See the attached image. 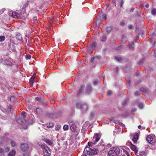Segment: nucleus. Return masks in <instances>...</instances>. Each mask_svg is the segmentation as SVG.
<instances>
[{
    "instance_id": "nucleus-10",
    "label": "nucleus",
    "mask_w": 156,
    "mask_h": 156,
    "mask_svg": "<svg viewBox=\"0 0 156 156\" xmlns=\"http://www.w3.org/2000/svg\"><path fill=\"white\" fill-rule=\"evenodd\" d=\"M2 63L5 65H10L11 64V63L6 59H4L2 60Z\"/></svg>"
},
{
    "instance_id": "nucleus-15",
    "label": "nucleus",
    "mask_w": 156,
    "mask_h": 156,
    "mask_svg": "<svg viewBox=\"0 0 156 156\" xmlns=\"http://www.w3.org/2000/svg\"><path fill=\"white\" fill-rule=\"evenodd\" d=\"M91 86L90 84H88L87 87V90L88 92H89L91 90Z\"/></svg>"
},
{
    "instance_id": "nucleus-1",
    "label": "nucleus",
    "mask_w": 156,
    "mask_h": 156,
    "mask_svg": "<svg viewBox=\"0 0 156 156\" xmlns=\"http://www.w3.org/2000/svg\"><path fill=\"white\" fill-rule=\"evenodd\" d=\"M119 149L116 147L111 148L108 152V155L109 156H117L119 155Z\"/></svg>"
},
{
    "instance_id": "nucleus-62",
    "label": "nucleus",
    "mask_w": 156,
    "mask_h": 156,
    "mask_svg": "<svg viewBox=\"0 0 156 156\" xmlns=\"http://www.w3.org/2000/svg\"><path fill=\"white\" fill-rule=\"evenodd\" d=\"M132 26L131 25H130L129 26V28L131 29L132 28Z\"/></svg>"
},
{
    "instance_id": "nucleus-37",
    "label": "nucleus",
    "mask_w": 156,
    "mask_h": 156,
    "mask_svg": "<svg viewBox=\"0 0 156 156\" xmlns=\"http://www.w3.org/2000/svg\"><path fill=\"white\" fill-rule=\"evenodd\" d=\"M10 149V147H7L5 148V152H7Z\"/></svg>"
},
{
    "instance_id": "nucleus-14",
    "label": "nucleus",
    "mask_w": 156,
    "mask_h": 156,
    "mask_svg": "<svg viewBox=\"0 0 156 156\" xmlns=\"http://www.w3.org/2000/svg\"><path fill=\"white\" fill-rule=\"evenodd\" d=\"M120 129H115L114 131V136H116L115 134H119L120 133Z\"/></svg>"
},
{
    "instance_id": "nucleus-18",
    "label": "nucleus",
    "mask_w": 156,
    "mask_h": 156,
    "mask_svg": "<svg viewBox=\"0 0 156 156\" xmlns=\"http://www.w3.org/2000/svg\"><path fill=\"white\" fill-rule=\"evenodd\" d=\"M141 90H142L145 94H147L149 92L148 90L147 89L145 88H142Z\"/></svg>"
},
{
    "instance_id": "nucleus-27",
    "label": "nucleus",
    "mask_w": 156,
    "mask_h": 156,
    "mask_svg": "<svg viewBox=\"0 0 156 156\" xmlns=\"http://www.w3.org/2000/svg\"><path fill=\"white\" fill-rule=\"evenodd\" d=\"M131 136H139V133H135L133 134H130Z\"/></svg>"
},
{
    "instance_id": "nucleus-21",
    "label": "nucleus",
    "mask_w": 156,
    "mask_h": 156,
    "mask_svg": "<svg viewBox=\"0 0 156 156\" xmlns=\"http://www.w3.org/2000/svg\"><path fill=\"white\" fill-rule=\"evenodd\" d=\"M84 88V86L82 85L81 86L79 91V93L80 94L82 92Z\"/></svg>"
},
{
    "instance_id": "nucleus-12",
    "label": "nucleus",
    "mask_w": 156,
    "mask_h": 156,
    "mask_svg": "<svg viewBox=\"0 0 156 156\" xmlns=\"http://www.w3.org/2000/svg\"><path fill=\"white\" fill-rule=\"evenodd\" d=\"M16 38L19 40L21 41L22 40V37L21 34L20 33H17L16 35Z\"/></svg>"
},
{
    "instance_id": "nucleus-53",
    "label": "nucleus",
    "mask_w": 156,
    "mask_h": 156,
    "mask_svg": "<svg viewBox=\"0 0 156 156\" xmlns=\"http://www.w3.org/2000/svg\"><path fill=\"white\" fill-rule=\"evenodd\" d=\"M133 45H134V44H131L129 45V48H133Z\"/></svg>"
},
{
    "instance_id": "nucleus-4",
    "label": "nucleus",
    "mask_w": 156,
    "mask_h": 156,
    "mask_svg": "<svg viewBox=\"0 0 156 156\" xmlns=\"http://www.w3.org/2000/svg\"><path fill=\"white\" fill-rule=\"evenodd\" d=\"M79 105H81L79 104H77V108L81 109L82 111H85L87 110L88 108V105L86 103H83L82 106L80 107L79 106Z\"/></svg>"
},
{
    "instance_id": "nucleus-40",
    "label": "nucleus",
    "mask_w": 156,
    "mask_h": 156,
    "mask_svg": "<svg viewBox=\"0 0 156 156\" xmlns=\"http://www.w3.org/2000/svg\"><path fill=\"white\" fill-rule=\"evenodd\" d=\"M96 85L100 83V81L99 80H94L93 82Z\"/></svg>"
},
{
    "instance_id": "nucleus-48",
    "label": "nucleus",
    "mask_w": 156,
    "mask_h": 156,
    "mask_svg": "<svg viewBox=\"0 0 156 156\" xmlns=\"http://www.w3.org/2000/svg\"><path fill=\"white\" fill-rule=\"evenodd\" d=\"M119 125H120L122 127H124L125 126L124 124L123 123L120 122H119Z\"/></svg>"
},
{
    "instance_id": "nucleus-39",
    "label": "nucleus",
    "mask_w": 156,
    "mask_h": 156,
    "mask_svg": "<svg viewBox=\"0 0 156 156\" xmlns=\"http://www.w3.org/2000/svg\"><path fill=\"white\" fill-rule=\"evenodd\" d=\"M31 58V55H30L28 54H27L26 55V58L27 59H30Z\"/></svg>"
},
{
    "instance_id": "nucleus-33",
    "label": "nucleus",
    "mask_w": 156,
    "mask_h": 156,
    "mask_svg": "<svg viewBox=\"0 0 156 156\" xmlns=\"http://www.w3.org/2000/svg\"><path fill=\"white\" fill-rule=\"evenodd\" d=\"M11 144L12 147H15L16 145V143L14 141H12Z\"/></svg>"
},
{
    "instance_id": "nucleus-54",
    "label": "nucleus",
    "mask_w": 156,
    "mask_h": 156,
    "mask_svg": "<svg viewBox=\"0 0 156 156\" xmlns=\"http://www.w3.org/2000/svg\"><path fill=\"white\" fill-rule=\"evenodd\" d=\"M3 151H4V149L2 148H0V153L2 152Z\"/></svg>"
},
{
    "instance_id": "nucleus-61",
    "label": "nucleus",
    "mask_w": 156,
    "mask_h": 156,
    "mask_svg": "<svg viewBox=\"0 0 156 156\" xmlns=\"http://www.w3.org/2000/svg\"><path fill=\"white\" fill-rule=\"evenodd\" d=\"M0 156H5V155L4 154H0Z\"/></svg>"
},
{
    "instance_id": "nucleus-59",
    "label": "nucleus",
    "mask_w": 156,
    "mask_h": 156,
    "mask_svg": "<svg viewBox=\"0 0 156 156\" xmlns=\"http://www.w3.org/2000/svg\"><path fill=\"white\" fill-rule=\"evenodd\" d=\"M134 8H132L130 9V12H133L134 11Z\"/></svg>"
},
{
    "instance_id": "nucleus-5",
    "label": "nucleus",
    "mask_w": 156,
    "mask_h": 156,
    "mask_svg": "<svg viewBox=\"0 0 156 156\" xmlns=\"http://www.w3.org/2000/svg\"><path fill=\"white\" fill-rule=\"evenodd\" d=\"M29 149V146L28 144L23 143L21 144V149L23 151H27Z\"/></svg>"
},
{
    "instance_id": "nucleus-64",
    "label": "nucleus",
    "mask_w": 156,
    "mask_h": 156,
    "mask_svg": "<svg viewBox=\"0 0 156 156\" xmlns=\"http://www.w3.org/2000/svg\"><path fill=\"white\" fill-rule=\"evenodd\" d=\"M35 99L37 101H39V98H38L36 97Z\"/></svg>"
},
{
    "instance_id": "nucleus-35",
    "label": "nucleus",
    "mask_w": 156,
    "mask_h": 156,
    "mask_svg": "<svg viewBox=\"0 0 156 156\" xmlns=\"http://www.w3.org/2000/svg\"><path fill=\"white\" fill-rule=\"evenodd\" d=\"M112 94V91L111 90H108L107 93V94L108 95L110 96Z\"/></svg>"
},
{
    "instance_id": "nucleus-22",
    "label": "nucleus",
    "mask_w": 156,
    "mask_h": 156,
    "mask_svg": "<svg viewBox=\"0 0 156 156\" xmlns=\"http://www.w3.org/2000/svg\"><path fill=\"white\" fill-rule=\"evenodd\" d=\"M38 144L41 146V147L43 149L45 148V147H47V146H45L44 144L43 143H42L40 142L38 143Z\"/></svg>"
},
{
    "instance_id": "nucleus-28",
    "label": "nucleus",
    "mask_w": 156,
    "mask_h": 156,
    "mask_svg": "<svg viewBox=\"0 0 156 156\" xmlns=\"http://www.w3.org/2000/svg\"><path fill=\"white\" fill-rule=\"evenodd\" d=\"M63 129L64 130H67L69 129V126L67 125H65L63 127Z\"/></svg>"
},
{
    "instance_id": "nucleus-57",
    "label": "nucleus",
    "mask_w": 156,
    "mask_h": 156,
    "mask_svg": "<svg viewBox=\"0 0 156 156\" xmlns=\"http://www.w3.org/2000/svg\"><path fill=\"white\" fill-rule=\"evenodd\" d=\"M34 21H36L37 20V17H34Z\"/></svg>"
},
{
    "instance_id": "nucleus-11",
    "label": "nucleus",
    "mask_w": 156,
    "mask_h": 156,
    "mask_svg": "<svg viewBox=\"0 0 156 156\" xmlns=\"http://www.w3.org/2000/svg\"><path fill=\"white\" fill-rule=\"evenodd\" d=\"M129 142L130 144V147L131 149L135 152L137 151L136 149V147L131 142Z\"/></svg>"
},
{
    "instance_id": "nucleus-60",
    "label": "nucleus",
    "mask_w": 156,
    "mask_h": 156,
    "mask_svg": "<svg viewBox=\"0 0 156 156\" xmlns=\"http://www.w3.org/2000/svg\"><path fill=\"white\" fill-rule=\"evenodd\" d=\"M95 151L96 153H97L98 152V151L97 149H95Z\"/></svg>"
},
{
    "instance_id": "nucleus-2",
    "label": "nucleus",
    "mask_w": 156,
    "mask_h": 156,
    "mask_svg": "<svg viewBox=\"0 0 156 156\" xmlns=\"http://www.w3.org/2000/svg\"><path fill=\"white\" fill-rule=\"evenodd\" d=\"M26 112H23L21 113V115L23 117V119L22 118H20L17 120L18 123L20 124L24 125H27V124L26 120L24 119L26 117Z\"/></svg>"
},
{
    "instance_id": "nucleus-29",
    "label": "nucleus",
    "mask_w": 156,
    "mask_h": 156,
    "mask_svg": "<svg viewBox=\"0 0 156 156\" xmlns=\"http://www.w3.org/2000/svg\"><path fill=\"white\" fill-rule=\"evenodd\" d=\"M12 108V105H9L8 107L7 111H6V112H9L11 110V109Z\"/></svg>"
},
{
    "instance_id": "nucleus-25",
    "label": "nucleus",
    "mask_w": 156,
    "mask_h": 156,
    "mask_svg": "<svg viewBox=\"0 0 156 156\" xmlns=\"http://www.w3.org/2000/svg\"><path fill=\"white\" fill-rule=\"evenodd\" d=\"M102 136L101 133L100 132H99L97 133H95L94 136Z\"/></svg>"
},
{
    "instance_id": "nucleus-52",
    "label": "nucleus",
    "mask_w": 156,
    "mask_h": 156,
    "mask_svg": "<svg viewBox=\"0 0 156 156\" xmlns=\"http://www.w3.org/2000/svg\"><path fill=\"white\" fill-rule=\"evenodd\" d=\"M126 154L127 156H130L129 154L128 153L127 151L126 152ZM122 156H126L125 155H123Z\"/></svg>"
},
{
    "instance_id": "nucleus-56",
    "label": "nucleus",
    "mask_w": 156,
    "mask_h": 156,
    "mask_svg": "<svg viewBox=\"0 0 156 156\" xmlns=\"http://www.w3.org/2000/svg\"><path fill=\"white\" fill-rule=\"evenodd\" d=\"M24 156H29V154L28 153H25L23 154Z\"/></svg>"
},
{
    "instance_id": "nucleus-51",
    "label": "nucleus",
    "mask_w": 156,
    "mask_h": 156,
    "mask_svg": "<svg viewBox=\"0 0 156 156\" xmlns=\"http://www.w3.org/2000/svg\"><path fill=\"white\" fill-rule=\"evenodd\" d=\"M156 36V35L155 34V33H153L152 34V35H151V38H153L154 36Z\"/></svg>"
},
{
    "instance_id": "nucleus-3",
    "label": "nucleus",
    "mask_w": 156,
    "mask_h": 156,
    "mask_svg": "<svg viewBox=\"0 0 156 156\" xmlns=\"http://www.w3.org/2000/svg\"><path fill=\"white\" fill-rule=\"evenodd\" d=\"M43 151L44 156H50L51 151L48 147H46Z\"/></svg>"
},
{
    "instance_id": "nucleus-8",
    "label": "nucleus",
    "mask_w": 156,
    "mask_h": 156,
    "mask_svg": "<svg viewBox=\"0 0 156 156\" xmlns=\"http://www.w3.org/2000/svg\"><path fill=\"white\" fill-rule=\"evenodd\" d=\"M99 137H93V140L94 142H89L88 143V145L89 146H92L93 144H95L100 140Z\"/></svg>"
},
{
    "instance_id": "nucleus-49",
    "label": "nucleus",
    "mask_w": 156,
    "mask_h": 156,
    "mask_svg": "<svg viewBox=\"0 0 156 156\" xmlns=\"http://www.w3.org/2000/svg\"><path fill=\"white\" fill-rule=\"evenodd\" d=\"M107 19V16L105 15H103V20H106Z\"/></svg>"
},
{
    "instance_id": "nucleus-6",
    "label": "nucleus",
    "mask_w": 156,
    "mask_h": 156,
    "mask_svg": "<svg viewBox=\"0 0 156 156\" xmlns=\"http://www.w3.org/2000/svg\"><path fill=\"white\" fill-rule=\"evenodd\" d=\"M155 137H147V141L151 144H153L156 142Z\"/></svg>"
},
{
    "instance_id": "nucleus-47",
    "label": "nucleus",
    "mask_w": 156,
    "mask_h": 156,
    "mask_svg": "<svg viewBox=\"0 0 156 156\" xmlns=\"http://www.w3.org/2000/svg\"><path fill=\"white\" fill-rule=\"evenodd\" d=\"M95 114L94 113H92L90 115V119H93L94 116Z\"/></svg>"
},
{
    "instance_id": "nucleus-20",
    "label": "nucleus",
    "mask_w": 156,
    "mask_h": 156,
    "mask_svg": "<svg viewBox=\"0 0 156 156\" xmlns=\"http://www.w3.org/2000/svg\"><path fill=\"white\" fill-rule=\"evenodd\" d=\"M44 141L49 145H51L52 144L51 141L48 139H45L44 140Z\"/></svg>"
},
{
    "instance_id": "nucleus-41",
    "label": "nucleus",
    "mask_w": 156,
    "mask_h": 156,
    "mask_svg": "<svg viewBox=\"0 0 156 156\" xmlns=\"http://www.w3.org/2000/svg\"><path fill=\"white\" fill-rule=\"evenodd\" d=\"M124 2L123 0H121L120 1V7H122L123 5Z\"/></svg>"
},
{
    "instance_id": "nucleus-38",
    "label": "nucleus",
    "mask_w": 156,
    "mask_h": 156,
    "mask_svg": "<svg viewBox=\"0 0 156 156\" xmlns=\"http://www.w3.org/2000/svg\"><path fill=\"white\" fill-rule=\"evenodd\" d=\"M144 106V105L142 103H140L139 104V108L141 109H142L143 108Z\"/></svg>"
},
{
    "instance_id": "nucleus-30",
    "label": "nucleus",
    "mask_w": 156,
    "mask_h": 156,
    "mask_svg": "<svg viewBox=\"0 0 156 156\" xmlns=\"http://www.w3.org/2000/svg\"><path fill=\"white\" fill-rule=\"evenodd\" d=\"M34 78L33 77H31L30 80V83L31 85H32L34 83Z\"/></svg>"
},
{
    "instance_id": "nucleus-7",
    "label": "nucleus",
    "mask_w": 156,
    "mask_h": 156,
    "mask_svg": "<svg viewBox=\"0 0 156 156\" xmlns=\"http://www.w3.org/2000/svg\"><path fill=\"white\" fill-rule=\"evenodd\" d=\"M69 125L70 129L72 131H76L77 127L76 124L73 121L70 122Z\"/></svg>"
},
{
    "instance_id": "nucleus-24",
    "label": "nucleus",
    "mask_w": 156,
    "mask_h": 156,
    "mask_svg": "<svg viewBox=\"0 0 156 156\" xmlns=\"http://www.w3.org/2000/svg\"><path fill=\"white\" fill-rule=\"evenodd\" d=\"M111 121L112 122H113L117 124H119V123L120 122L118 120H116L114 119H112Z\"/></svg>"
},
{
    "instance_id": "nucleus-13",
    "label": "nucleus",
    "mask_w": 156,
    "mask_h": 156,
    "mask_svg": "<svg viewBox=\"0 0 156 156\" xmlns=\"http://www.w3.org/2000/svg\"><path fill=\"white\" fill-rule=\"evenodd\" d=\"M16 153V151L14 150H12L9 153L8 156H15Z\"/></svg>"
},
{
    "instance_id": "nucleus-45",
    "label": "nucleus",
    "mask_w": 156,
    "mask_h": 156,
    "mask_svg": "<svg viewBox=\"0 0 156 156\" xmlns=\"http://www.w3.org/2000/svg\"><path fill=\"white\" fill-rule=\"evenodd\" d=\"M97 58V57H93L91 58L90 61L91 62H93L94 60L96 59Z\"/></svg>"
},
{
    "instance_id": "nucleus-46",
    "label": "nucleus",
    "mask_w": 156,
    "mask_h": 156,
    "mask_svg": "<svg viewBox=\"0 0 156 156\" xmlns=\"http://www.w3.org/2000/svg\"><path fill=\"white\" fill-rule=\"evenodd\" d=\"M95 46H96V43L95 42L91 44L92 48L93 49L94 48H95Z\"/></svg>"
},
{
    "instance_id": "nucleus-43",
    "label": "nucleus",
    "mask_w": 156,
    "mask_h": 156,
    "mask_svg": "<svg viewBox=\"0 0 156 156\" xmlns=\"http://www.w3.org/2000/svg\"><path fill=\"white\" fill-rule=\"evenodd\" d=\"M61 127V126L60 125H58L55 126V129L56 130H58Z\"/></svg>"
},
{
    "instance_id": "nucleus-63",
    "label": "nucleus",
    "mask_w": 156,
    "mask_h": 156,
    "mask_svg": "<svg viewBox=\"0 0 156 156\" xmlns=\"http://www.w3.org/2000/svg\"><path fill=\"white\" fill-rule=\"evenodd\" d=\"M115 71H116V72H117L118 70V68H115Z\"/></svg>"
},
{
    "instance_id": "nucleus-17",
    "label": "nucleus",
    "mask_w": 156,
    "mask_h": 156,
    "mask_svg": "<svg viewBox=\"0 0 156 156\" xmlns=\"http://www.w3.org/2000/svg\"><path fill=\"white\" fill-rule=\"evenodd\" d=\"M112 29V27L111 26L107 27L106 31L107 33H110Z\"/></svg>"
},
{
    "instance_id": "nucleus-44",
    "label": "nucleus",
    "mask_w": 156,
    "mask_h": 156,
    "mask_svg": "<svg viewBox=\"0 0 156 156\" xmlns=\"http://www.w3.org/2000/svg\"><path fill=\"white\" fill-rule=\"evenodd\" d=\"M84 103H82L81 102H77V103H76V108H77V104H81V105H79V106H80V107H82V105H83V104Z\"/></svg>"
},
{
    "instance_id": "nucleus-58",
    "label": "nucleus",
    "mask_w": 156,
    "mask_h": 156,
    "mask_svg": "<svg viewBox=\"0 0 156 156\" xmlns=\"http://www.w3.org/2000/svg\"><path fill=\"white\" fill-rule=\"evenodd\" d=\"M149 7V5L148 4H147L146 5H145V7L146 8H148Z\"/></svg>"
},
{
    "instance_id": "nucleus-19",
    "label": "nucleus",
    "mask_w": 156,
    "mask_h": 156,
    "mask_svg": "<svg viewBox=\"0 0 156 156\" xmlns=\"http://www.w3.org/2000/svg\"><path fill=\"white\" fill-rule=\"evenodd\" d=\"M10 101L11 102H14L16 100V98L14 96H12L10 97Z\"/></svg>"
},
{
    "instance_id": "nucleus-9",
    "label": "nucleus",
    "mask_w": 156,
    "mask_h": 156,
    "mask_svg": "<svg viewBox=\"0 0 156 156\" xmlns=\"http://www.w3.org/2000/svg\"><path fill=\"white\" fill-rule=\"evenodd\" d=\"M12 17L14 18H20V14L16 12H13L12 13Z\"/></svg>"
},
{
    "instance_id": "nucleus-55",
    "label": "nucleus",
    "mask_w": 156,
    "mask_h": 156,
    "mask_svg": "<svg viewBox=\"0 0 156 156\" xmlns=\"http://www.w3.org/2000/svg\"><path fill=\"white\" fill-rule=\"evenodd\" d=\"M0 109H1V110L3 111V112H6V111H5V110H4V109L3 108H1L0 107Z\"/></svg>"
},
{
    "instance_id": "nucleus-50",
    "label": "nucleus",
    "mask_w": 156,
    "mask_h": 156,
    "mask_svg": "<svg viewBox=\"0 0 156 156\" xmlns=\"http://www.w3.org/2000/svg\"><path fill=\"white\" fill-rule=\"evenodd\" d=\"M140 155L141 156H145V154L143 152H141L140 153Z\"/></svg>"
},
{
    "instance_id": "nucleus-16",
    "label": "nucleus",
    "mask_w": 156,
    "mask_h": 156,
    "mask_svg": "<svg viewBox=\"0 0 156 156\" xmlns=\"http://www.w3.org/2000/svg\"><path fill=\"white\" fill-rule=\"evenodd\" d=\"M54 124L53 122H50L47 124V126L48 127L50 128L54 126Z\"/></svg>"
},
{
    "instance_id": "nucleus-34",
    "label": "nucleus",
    "mask_w": 156,
    "mask_h": 156,
    "mask_svg": "<svg viewBox=\"0 0 156 156\" xmlns=\"http://www.w3.org/2000/svg\"><path fill=\"white\" fill-rule=\"evenodd\" d=\"M115 59L118 61H120L121 60V58L118 56H115Z\"/></svg>"
},
{
    "instance_id": "nucleus-32",
    "label": "nucleus",
    "mask_w": 156,
    "mask_h": 156,
    "mask_svg": "<svg viewBox=\"0 0 156 156\" xmlns=\"http://www.w3.org/2000/svg\"><path fill=\"white\" fill-rule=\"evenodd\" d=\"M151 14L153 15H156V9H154L152 10Z\"/></svg>"
},
{
    "instance_id": "nucleus-31",
    "label": "nucleus",
    "mask_w": 156,
    "mask_h": 156,
    "mask_svg": "<svg viewBox=\"0 0 156 156\" xmlns=\"http://www.w3.org/2000/svg\"><path fill=\"white\" fill-rule=\"evenodd\" d=\"M140 94V93L139 91H136L134 93V95L135 96H139Z\"/></svg>"
},
{
    "instance_id": "nucleus-26",
    "label": "nucleus",
    "mask_w": 156,
    "mask_h": 156,
    "mask_svg": "<svg viewBox=\"0 0 156 156\" xmlns=\"http://www.w3.org/2000/svg\"><path fill=\"white\" fill-rule=\"evenodd\" d=\"M5 37L4 36H0V41L2 42L5 40Z\"/></svg>"
},
{
    "instance_id": "nucleus-42",
    "label": "nucleus",
    "mask_w": 156,
    "mask_h": 156,
    "mask_svg": "<svg viewBox=\"0 0 156 156\" xmlns=\"http://www.w3.org/2000/svg\"><path fill=\"white\" fill-rule=\"evenodd\" d=\"M120 24L122 26H124L125 25L124 21L123 20H122L120 23Z\"/></svg>"
},
{
    "instance_id": "nucleus-23",
    "label": "nucleus",
    "mask_w": 156,
    "mask_h": 156,
    "mask_svg": "<svg viewBox=\"0 0 156 156\" xmlns=\"http://www.w3.org/2000/svg\"><path fill=\"white\" fill-rule=\"evenodd\" d=\"M138 137H133L132 140L134 142V143H136L138 139Z\"/></svg>"
},
{
    "instance_id": "nucleus-36",
    "label": "nucleus",
    "mask_w": 156,
    "mask_h": 156,
    "mask_svg": "<svg viewBox=\"0 0 156 156\" xmlns=\"http://www.w3.org/2000/svg\"><path fill=\"white\" fill-rule=\"evenodd\" d=\"M106 40V38L105 36L104 35L102 38V41L105 42Z\"/></svg>"
}]
</instances>
